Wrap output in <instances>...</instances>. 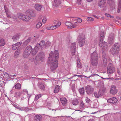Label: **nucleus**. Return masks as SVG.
<instances>
[{
	"mask_svg": "<svg viewBox=\"0 0 121 121\" xmlns=\"http://www.w3.org/2000/svg\"><path fill=\"white\" fill-rule=\"evenodd\" d=\"M58 58V52L57 50L55 51L54 53L51 52L49 55L48 63L50 64V68L52 71L55 70L58 67L57 59Z\"/></svg>",
	"mask_w": 121,
	"mask_h": 121,
	"instance_id": "obj_1",
	"label": "nucleus"
},
{
	"mask_svg": "<svg viewBox=\"0 0 121 121\" xmlns=\"http://www.w3.org/2000/svg\"><path fill=\"white\" fill-rule=\"evenodd\" d=\"M100 39L99 42V46L100 47L104 48V50H106L107 48V43L105 42H103V38L104 37V33L103 31L99 33Z\"/></svg>",
	"mask_w": 121,
	"mask_h": 121,
	"instance_id": "obj_2",
	"label": "nucleus"
},
{
	"mask_svg": "<svg viewBox=\"0 0 121 121\" xmlns=\"http://www.w3.org/2000/svg\"><path fill=\"white\" fill-rule=\"evenodd\" d=\"M119 44L118 43L115 44L113 47L111 49L110 52L114 56L118 57V54L119 51Z\"/></svg>",
	"mask_w": 121,
	"mask_h": 121,
	"instance_id": "obj_3",
	"label": "nucleus"
},
{
	"mask_svg": "<svg viewBox=\"0 0 121 121\" xmlns=\"http://www.w3.org/2000/svg\"><path fill=\"white\" fill-rule=\"evenodd\" d=\"M35 49V47L33 49L31 46L29 45L26 47L25 50L29 53L30 54L31 53L32 55H34L38 52Z\"/></svg>",
	"mask_w": 121,
	"mask_h": 121,
	"instance_id": "obj_4",
	"label": "nucleus"
},
{
	"mask_svg": "<svg viewBox=\"0 0 121 121\" xmlns=\"http://www.w3.org/2000/svg\"><path fill=\"white\" fill-rule=\"evenodd\" d=\"M17 19H20L21 20L25 21L27 22L29 21L30 18V17L22 14H19L17 15Z\"/></svg>",
	"mask_w": 121,
	"mask_h": 121,
	"instance_id": "obj_5",
	"label": "nucleus"
},
{
	"mask_svg": "<svg viewBox=\"0 0 121 121\" xmlns=\"http://www.w3.org/2000/svg\"><path fill=\"white\" fill-rule=\"evenodd\" d=\"M45 42L43 41H40L39 43H37L35 47V49L38 51L39 48L41 49H42L44 47Z\"/></svg>",
	"mask_w": 121,
	"mask_h": 121,
	"instance_id": "obj_6",
	"label": "nucleus"
},
{
	"mask_svg": "<svg viewBox=\"0 0 121 121\" xmlns=\"http://www.w3.org/2000/svg\"><path fill=\"white\" fill-rule=\"evenodd\" d=\"M115 69L113 67L112 64L111 63H109L107 67V72L108 74H112L115 72Z\"/></svg>",
	"mask_w": 121,
	"mask_h": 121,
	"instance_id": "obj_7",
	"label": "nucleus"
},
{
	"mask_svg": "<svg viewBox=\"0 0 121 121\" xmlns=\"http://www.w3.org/2000/svg\"><path fill=\"white\" fill-rule=\"evenodd\" d=\"M105 50H104V48H102V56L103 60V63L104 66L106 65L108 63L107 57L106 55V51Z\"/></svg>",
	"mask_w": 121,
	"mask_h": 121,
	"instance_id": "obj_8",
	"label": "nucleus"
},
{
	"mask_svg": "<svg viewBox=\"0 0 121 121\" xmlns=\"http://www.w3.org/2000/svg\"><path fill=\"white\" fill-rule=\"evenodd\" d=\"M65 24L68 27V29H69L75 27L77 26V22H75L73 24L70 22H65Z\"/></svg>",
	"mask_w": 121,
	"mask_h": 121,
	"instance_id": "obj_9",
	"label": "nucleus"
},
{
	"mask_svg": "<svg viewBox=\"0 0 121 121\" xmlns=\"http://www.w3.org/2000/svg\"><path fill=\"white\" fill-rule=\"evenodd\" d=\"M78 40L79 46L81 47H82L83 46L85 43V38L79 36L78 37Z\"/></svg>",
	"mask_w": 121,
	"mask_h": 121,
	"instance_id": "obj_10",
	"label": "nucleus"
},
{
	"mask_svg": "<svg viewBox=\"0 0 121 121\" xmlns=\"http://www.w3.org/2000/svg\"><path fill=\"white\" fill-rule=\"evenodd\" d=\"M85 89L87 94L89 95L92 93L93 91L94 88L89 85H88L85 87Z\"/></svg>",
	"mask_w": 121,
	"mask_h": 121,
	"instance_id": "obj_11",
	"label": "nucleus"
},
{
	"mask_svg": "<svg viewBox=\"0 0 121 121\" xmlns=\"http://www.w3.org/2000/svg\"><path fill=\"white\" fill-rule=\"evenodd\" d=\"M76 47V43H73L71 45V52L72 55H74L75 54V49Z\"/></svg>",
	"mask_w": 121,
	"mask_h": 121,
	"instance_id": "obj_12",
	"label": "nucleus"
},
{
	"mask_svg": "<svg viewBox=\"0 0 121 121\" xmlns=\"http://www.w3.org/2000/svg\"><path fill=\"white\" fill-rule=\"evenodd\" d=\"M99 59L98 55L96 51H94L91 54V59Z\"/></svg>",
	"mask_w": 121,
	"mask_h": 121,
	"instance_id": "obj_13",
	"label": "nucleus"
},
{
	"mask_svg": "<svg viewBox=\"0 0 121 121\" xmlns=\"http://www.w3.org/2000/svg\"><path fill=\"white\" fill-rule=\"evenodd\" d=\"M117 91V90L116 89V86L113 85L112 86L110 92L112 94H115L116 93Z\"/></svg>",
	"mask_w": 121,
	"mask_h": 121,
	"instance_id": "obj_14",
	"label": "nucleus"
},
{
	"mask_svg": "<svg viewBox=\"0 0 121 121\" xmlns=\"http://www.w3.org/2000/svg\"><path fill=\"white\" fill-rule=\"evenodd\" d=\"M106 0H99V1L98 3L99 6L101 8L104 7L106 3Z\"/></svg>",
	"mask_w": 121,
	"mask_h": 121,
	"instance_id": "obj_15",
	"label": "nucleus"
},
{
	"mask_svg": "<svg viewBox=\"0 0 121 121\" xmlns=\"http://www.w3.org/2000/svg\"><path fill=\"white\" fill-rule=\"evenodd\" d=\"M106 91V88L103 86H102L100 88L99 91V93L100 95H103L105 92Z\"/></svg>",
	"mask_w": 121,
	"mask_h": 121,
	"instance_id": "obj_16",
	"label": "nucleus"
},
{
	"mask_svg": "<svg viewBox=\"0 0 121 121\" xmlns=\"http://www.w3.org/2000/svg\"><path fill=\"white\" fill-rule=\"evenodd\" d=\"M117 101V99L116 98L114 97L108 99L107 101L108 102L114 104L116 103Z\"/></svg>",
	"mask_w": 121,
	"mask_h": 121,
	"instance_id": "obj_17",
	"label": "nucleus"
},
{
	"mask_svg": "<svg viewBox=\"0 0 121 121\" xmlns=\"http://www.w3.org/2000/svg\"><path fill=\"white\" fill-rule=\"evenodd\" d=\"M91 62L93 66H96L98 64V59H91Z\"/></svg>",
	"mask_w": 121,
	"mask_h": 121,
	"instance_id": "obj_18",
	"label": "nucleus"
},
{
	"mask_svg": "<svg viewBox=\"0 0 121 121\" xmlns=\"http://www.w3.org/2000/svg\"><path fill=\"white\" fill-rule=\"evenodd\" d=\"M20 37V36L19 34H17L14 36L12 38L14 42L17 41Z\"/></svg>",
	"mask_w": 121,
	"mask_h": 121,
	"instance_id": "obj_19",
	"label": "nucleus"
},
{
	"mask_svg": "<svg viewBox=\"0 0 121 121\" xmlns=\"http://www.w3.org/2000/svg\"><path fill=\"white\" fill-rule=\"evenodd\" d=\"M42 7V5L40 4H35V9L38 11H40Z\"/></svg>",
	"mask_w": 121,
	"mask_h": 121,
	"instance_id": "obj_20",
	"label": "nucleus"
},
{
	"mask_svg": "<svg viewBox=\"0 0 121 121\" xmlns=\"http://www.w3.org/2000/svg\"><path fill=\"white\" fill-rule=\"evenodd\" d=\"M61 103L64 105H66L67 102V100L65 98H62L60 99Z\"/></svg>",
	"mask_w": 121,
	"mask_h": 121,
	"instance_id": "obj_21",
	"label": "nucleus"
},
{
	"mask_svg": "<svg viewBox=\"0 0 121 121\" xmlns=\"http://www.w3.org/2000/svg\"><path fill=\"white\" fill-rule=\"evenodd\" d=\"M107 2L109 4L110 7L114 8L115 7V4L113 0H107Z\"/></svg>",
	"mask_w": 121,
	"mask_h": 121,
	"instance_id": "obj_22",
	"label": "nucleus"
},
{
	"mask_svg": "<svg viewBox=\"0 0 121 121\" xmlns=\"http://www.w3.org/2000/svg\"><path fill=\"white\" fill-rule=\"evenodd\" d=\"M27 13H29L30 16L32 17H34L35 16V12L32 10H28Z\"/></svg>",
	"mask_w": 121,
	"mask_h": 121,
	"instance_id": "obj_23",
	"label": "nucleus"
},
{
	"mask_svg": "<svg viewBox=\"0 0 121 121\" xmlns=\"http://www.w3.org/2000/svg\"><path fill=\"white\" fill-rule=\"evenodd\" d=\"M118 6H117V12L119 13L121 8V0H118Z\"/></svg>",
	"mask_w": 121,
	"mask_h": 121,
	"instance_id": "obj_24",
	"label": "nucleus"
},
{
	"mask_svg": "<svg viewBox=\"0 0 121 121\" xmlns=\"http://www.w3.org/2000/svg\"><path fill=\"white\" fill-rule=\"evenodd\" d=\"M7 17L8 18H11L14 19V21H17L18 20L17 17L14 15L12 14L10 15H7Z\"/></svg>",
	"mask_w": 121,
	"mask_h": 121,
	"instance_id": "obj_25",
	"label": "nucleus"
},
{
	"mask_svg": "<svg viewBox=\"0 0 121 121\" xmlns=\"http://www.w3.org/2000/svg\"><path fill=\"white\" fill-rule=\"evenodd\" d=\"M61 4V2L60 0H55L54 1V5L56 6H58Z\"/></svg>",
	"mask_w": 121,
	"mask_h": 121,
	"instance_id": "obj_26",
	"label": "nucleus"
},
{
	"mask_svg": "<svg viewBox=\"0 0 121 121\" xmlns=\"http://www.w3.org/2000/svg\"><path fill=\"white\" fill-rule=\"evenodd\" d=\"M38 86L42 90H44L45 88V86L43 83L39 82L38 84Z\"/></svg>",
	"mask_w": 121,
	"mask_h": 121,
	"instance_id": "obj_27",
	"label": "nucleus"
},
{
	"mask_svg": "<svg viewBox=\"0 0 121 121\" xmlns=\"http://www.w3.org/2000/svg\"><path fill=\"white\" fill-rule=\"evenodd\" d=\"M21 53L20 51L17 50L14 54V56L15 57H17Z\"/></svg>",
	"mask_w": 121,
	"mask_h": 121,
	"instance_id": "obj_28",
	"label": "nucleus"
},
{
	"mask_svg": "<svg viewBox=\"0 0 121 121\" xmlns=\"http://www.w3.org/2000/svg\"><path fill=\"white\" fill-rule=\"evenodd\" d=\"M78 59L77 61V67L81 69L82 68V65L79 59L78 58Z\"/></svg>",
	"mask_w": 121,
	"mask_h": 121,
	"instance_id": "obj_29",
	"label": "nucleus"
},
{
	"mask_svg": "<svg viewBox=\"0 0 121 121\" xmlns=\"http://www.w3.org/2000/svg\"><path fill=\"white\" fill-rule=\"evenodd\" d=\"M30 54V53H29V52L25 50L23 52V56L24 58H26Z\"/></svg>",
	"mask_w": 121,
	"mask_h": 121,
	"instance_id": "obj_30",
	"label": "nucleus"
},
{
	"mask_svg": "<svg viewBox=\"0 0 121 121\" xmlns=\"http://www.w3.org/2000/svg\"><path fill=\"white\" fill-rule=\"evenodd\" d=\"M79 91L81 95H84L85 93V90L84 88L82 87L79 89Z\"/></svg>",
	"mask_w": 121,
	"mask_h": 121,
	"instance_id": "obj_31",
	"label": "nucleus"
},
{
	"mask_svg": "<svg viewBox=\"0 0 121 121\" xmlns=\"http://www.w3.org/2000/svg\"><path fill=\"white\" fill-rule=\"evenodd\" d=\"M31 39L30 37L29 38L26 40L23 44V45L26 46L27 45L29 42L30 41Z\"/></svg>",
	"mask_w": 121,
	"mask_h": 121,
	"instance_id": "obj_32",
	"label": "nucleus"
},
{
	"mask_svg": "<svg viewBox=\"0 0 121 121\" xmlns=\"http://www.w3.org/2000/svg\"><path fill=\"white\" fill-rule=\"evenodd\" d=\"M72 103L73 105H76L78 104V99H75L72 100Z\"/></svg>",
	"mask_w": 121,
	"mask_h": 121,
	"instance_id": "obj_33",
	"label": "nucleus"
},
{
	"mask_svg": "<svg viewBox=\"0 0 121 121\" xmlns=\"http://www.w3.org/2000/svg\"><path fill=\"white\" fill-rule=\"evenodd\" d=\"M16 89L17 90H20L21 88V85L20 84L17 83L14 86Z\"/></svg>",
	"mask_w": 121,
	"mask_h": 121,
	"instance_id": "obj_34",
	"label": "nucleus"
},
{
	"mask_svg": "<svg viewBox=\"0 0 121 121\" xmlns=\"http://www.w3.org/2000/svg\"><path fill=\"white\" fill-rule=\"evenodd\" d=\"M40 117L39 115H36L34 117V121H40Z\"/></svg>",
	"mask_w": 121,
	"mask_h": 121,
	"instance_id": "obj_35",
	"label": "nucleus"
},
{
	"mask_svg": "<svg viewBox=\"0 0 121 121\" xmlns=\"http://www.w3.org/2000/svg\"><path fill=\"white\" fill-rule=\"evenodd\" d=\"M108 41L110 44H112L114 42V38L113 37H112V38L109 37Z\"/></svg>",
	"mask_w": 121,
	"mask_h": 121,
	"instance_id": "obj_36",
	"label": "nucleus"
},
{
	"mask_svg": "<svg viewBox=\"0 0 121 121\" xmlns=\"http://www.w3.org/2000/svg\"><path fill=\"white\" fill-rule=\"evenodd\" d=\"M95 82H96V83H97V86H99L101 85H102V86L104 85V83L103 82L99 80L97 81H96Z\"/></svg>",
	"mask_w": 121,
	"mask_h": 121,
	"instance_id": "obj_37",
	"label": "nucleus"
},
{
	"mask_svg": "<svg viewBox=\"0 0 121 121\" xmlns=\"http://www.w3.org/2000/svg\"><path fill=\"white\" fill-rule=\"evenodd\" d=\"M60 89V87L58 85L55 86L54 92L56 93L59 92Z\"/></svg>",
	"mask_w": 121,
	"mask_h": 121,
	"instance_id": "obj_38",
	"label": "nucleus"
},
{
	"mask_svg": "<svg viewBox=\"0 0 121 121\" xmlns=\"http://www.w3.org/2000/svg\"><path fill=\"white\" fill-rule=\"evenodd\" d=\"M8 57L6 56H4L3 58V60H2V62L4 63H6L8 61Z\"/></svg>",
	"mask_w": 121,
	"mask_h": 121,
	"instance_id": "obj_39",
	"label": "nucleus"
},
{
	"mask_svg": "<svg viewBox=\"0 0 121 121\" xmlns=\"http://www.w3.org/2000/svg\"><path fill=\"white\" fill-rule=\"evenodd\" d=\"M5 44V43L4 39H0V46H4Z\"/></svg>",
	"mask_w": 121,
	"mask_h": 121,
	"instance_id": "obj_40",
	"label": "nucleus"
},
{
	"mask_svg": "<svg viewBox=\"0 0 121 121\" xmlns=\"http://www.w3.org/2000/svg\"><path fill=\"white\" fill-rule=\"evenodd\" d=\"M39 57L40 58V60H42V59H43L44 56V55L43 53L42 52H40L39 55Z\"/></svg>",
	"mask_w": 121,
	"mask_h": 121,
	"instance_id": "obj_41",
	"label": "nucleus"
},
{
	"mask_svg": "<svg viewBox=\"0 0 121 121\" xmlns=\"http://www.w3.org/2000/svg\"><path fill=\"white\" fill-rule=\"evenodd\" d=\"M28 69L29 67L28 65L26 64L24 65V68L23 69V70L24 71H25L28 70Z\"/></svg>",
	"mask_w": 121,
	"mask_h": 121,
	"instance_id": "obj_42",
	"label": "nucleus"
},
{
	"mask_svg": "<svg viewBox=\"0 0 121 121\" xmlns=\"http://www.w3.org/2000/svg\"><path fill=\"white\" fill-rule=\"evenodd\" d=\"M16 43L13 45L12 46V49L13 50H15L18 48Z\"/></svg>",
	"mask_w": 121,
	"mask_h": 121,
	"instance_id": "obj_43",
	"label": "nucleus"
},
{
	"mask_svg": "<svg viewBox=\"0 0 121 121\" xmlns=\"http://www.w3.org/2000/svg\"><path fill=\"white\" fill-rule=\"evenodd\" d=\"M94 94L95 97L97 98L99 97V96L101 95L100 94H99V92H98V93L96 92H95L94 93Z\"/></svg>",
	"mask_w": 121,
	"mask_h": 121,
	"instance_id": "obj_44",
	"label": "nucleus"
},
{
	"mask_svg": "<svg viewBox=\"0 0 121 121\" xmlns=\"http://www.w3.org/2000/svg\"><path fill=\"white\" fill-rule=\"evenodd\" d=\"M42 26V23L41 22H39L36 25V27L37 28H39Z\"/></svg>",
	"mask_w": 121,
	"mask_h": 121,
	"instance_id": "obj_45",
	"label": "nucleus"
},
{
	"mask_svg": "<svg viewBox=\"0 0 121 121\" xmlns=\"http://www.w3.org/2000/svg\"><path fill=\"white\" fill-rule=\"evenodd\" d=\"M21 93L20 92H17L15 93V96L16 97H19L21 95Z\"/></svg>",
	"mask_w": 121,
	"mask_h": 121,
	"instance_id": "obj_46",
	"label": "nucleus"
},
{
	"mask_svg": "<svg viewBox=\"0 0 121 121\" xmlns=\"http://www.w3.org/2000/svg\"><path fill=\"white\" fill-rule=\"evenodd\" d=\"M28 109V108L24 107H19L18 109L20 110L23 111L24 110H25V109Z\"/></svg>",
	"mask_w": 121,
	"mask_h": 121,
	"instance_id": "obj_47",
	"label": "nucleus"
},
{
	"mask_svg": "<svg viewBox=\"0 0 121 121\" xmlns=\"http://www.w3.org/2000/svg\"><path fill=\"white\" fill-rule=\"evenodd\" d=\"M41 96V95H37L35 97V100H37Z\"/></svg>",
	"mask_w": 121,
	"mask_h": 121,
	"instance_id": "obj_48",
	"label": "nucleus"
},
{
	"mask_svg": "<svg viewBox=\"0 0 121 121\" xmlns=\"http://www.w3.org/2000/svg\"><path fill=\"white\" fill-rule=\"evenodd\" d=\"M56 24V25L55 26H56V27L57 28L60 26L61 24V23L60 22H58Z\"/></svg>",
	"mask_w": 121,
	"mask_h": 121,
	"instance_id": "obj_49",
	"label": "nucleus"
},
{
	"mask_svg": "<svg viewBox=\"0 0 121 121\" xmlns=\"http://www.w3.org/2000/svg\"><path fill=\"white\" fill-rule=\"evenodd\" d=\"M80 106L81 108H84V105L83 102L81 101V104L80 105Z\"/></svg>",
	"mask_w": 121,
	"mask_h": 121,
	"instance_id": "obj_50",
	"label": "nucleus"
},
{
	"mask_svg": "<svg viewBox=\"0 0 121 121\" xmlns=\"http://www.w3.org/2000/svg\"><path fill=\"white\" fill-rule=\"evenodd\" d=\"M47 19L45 17H44L42 20V22L43 23H45L46 22Z\"/></svg>",
	"mask_w": 121,
	"mask_h": 121,
	"instance_id": "obj_51",
	"label": "nucleus"
},
{
	"mask_svg": "<svg viewBox=\"0 0 121 121\" xmlns=\"http://www.w3.org/2000/svg\"><path fill=\"white\" fill-rule=\"evenodd\" d=\"M22 44V42H19L16 43V44L17 46L18 47V48H19L20 46Z\"/></svg>",
	"mask_w": 121,
	"mask_h": 121,
	"instance_id": "obj_52",
	"label": "nucleus"
},
{
	"mask_svg": "<svg viewBox=\"0 0 121 121\" xmlns=\"http://www.w3.org/2000/svg\"><path fill=\"white\" fill-rule=\"evenodd\" d=\"M87 21H93L94 19L91 17H88L87 18Z\"/></svg>",
	"mask_w": 121,
	"mask_h": 121,
	"instance_id": "obj_53",
	"label": "nucleus"
},
{
	"mask_svg": "<svg viewBox=\"0 0 121 121\" xmlns=\"http://www.w3.org/2000/svg\"><path fill=\"white\" fill-rule=\"evenodd\" d=\"M86 102L88 103L90 101V99L87 97L86 99Z\"/></svg>",
	"mask_w": 121,
	"mask_h": 121,
	"instance_id": "obj_54",
	"label": "nucleus"
},
{
	"mask_svg": "<svg viewBox=\"0 0 121 121\" xmlns=\"http://www.w3.org/2000/svg\"><path fill=\"white\" fill-rule=\"evenodd\" d=\"M77 22L79 23H81L82 22V19L80 18L77 19Z\"/></svg>",
	"mask_w": 121,
	"mask_h": 121,
	"instance_id": "obj_55",
	"label": "nucleus"
},
{
	"mask_svg": "<svg viewBox=\"0 0 121 121\" xmlns=\"http://www.w3.org/2000/svg\"><path fill=\"white\" fill-rule=\"evenodd\" d=\"M46 28L48 30H52V29L51 26H47L46 27Z\"/></svg>",
	"mask_w": 121,
	"mask_h": 121,
	"instance_id": "obj_56",
	"label": "nucleus"
},
{
	"mask_svg": "<svg viewBox=\"0 0 121 121\" xmlns=\"http://www.w3.org/2000/svg\"><path fill=\"white\" fill-rule=\"evenodd\" d=\"M30 60L32 62H35L36 61H37V60L35 58V59L34 58L32 59H31Z\"/></svg>",
	"mask_w": 121,
	"mask_h": 121,
	"instance_id": "obj_57",
	"label": "nucleus"
},
{
	"mask_svg": "<svg viewBox=\"0 0 121 121\" xmlns=\"http://www.w3.org/2000/svg\"><path fill=\"white\" fill-rule=\"evenodd\" d=\"M23 91L26 94H27L28 93L27 90L26 89H23Z\"/></svg>",
	"mask_w": 121,
	"mask_h": 121,
	"instance_id": "obj_58",
	"label": "nucleus"
},
{
	"mask_svg": "<svg viewBox=\"0 0 121 121\" xmlns=\"http://www.w3.org/2000/svg\"><path fill=\"white\" fill-rule=\"evenodd\" d=\"M52 30H54L56 28V26L55 25L53 26H51Z\"/></svg>",
	"mask_w": 121,
	"mask_h": 121,
	"instance_id": "obj_59",
	"label": "nucleus"
},
{
	"mask_svg": "<svg viewBox=\"0 0 121 121\" xmlns=\"http://www.w3.org/2000/svg\"><path fill=\"white\" fill-rule=\"evenodd\" d=\"M77 3L79 4H80L81 3V0H77Z\"/></svg>",
	"mask_w": 121,
	"mask_h": 121,
	"instance_id": "obj_60",
	"label": "nucleus"
},
{
	"mask_svg": "<svg viewBox=\"0 0 121 121\" xmlns=\"http://www.w3.org/2000/svg\"><path fill=\"white\" fill-rule=\"evenodd\" d=\"M26 96L25 95H24L22 96V99H24L26 98Z\"/></svg>",
	"mask_w": 121,
	"mask_h": 121,
	"instance_id": "obj_61",
	"label": "nucleus"
},
{
	"mask_svg": "<svg viewBox=\"0 0 121 121\" xmlns=\"http://www.w3.org/2000/svg\"><path fill=\"white\" fill-rule=\"evenodd\" d=\"M105 15L106 16H107V17H109L110 16V14L107 13H105Z\"/></svg>",
	"mask_w": 121,
	"mask_h": 121,
	"instance_id": "obj_62",
	"label": "nucleus"
},
{
	"mask_svg": "<svg viewBox=\"0 0 121 121\" xmlns=\"http://www.w3.org/2000/svg\"><path fill=\"white\" fill-rule=\"evenodd\" d=\"M115 80H121V78H115Z\"/></svg>",
	"mask_w": 121,
	"mask_h": 121,
	"instance_id": "obj_63",
	"label": "nucleus"
},
{
	"mask_svg": "<svg viewBox=\"0 0 121 121\" xmlns=\"http://www.w3.org/2000/svg\"><path fill=\"white\" fill-rule=\"evenodd\" d=\"M88 121H94V120L93 119H90Z\"/></svg>",
	"mask_w": 121,
	"mask_h": 121,
	"instance_id": "obj_64",
	"label": "nucleus"
}]
</instances>
